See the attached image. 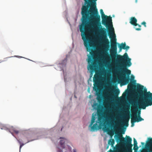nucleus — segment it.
Masks as SVG:
<instances>
[{
    "label": "nucleus",
    "instance_id": "nucleus-1",
    "mask_svg": "<svg viewBox=\"0 0 152 152\" xmlns=\"http://www.w3.org/2000/svg\"><path fill=\"white\" fill-rule=\"evenodd\" d=\"M111 49L110 50V57H108L107 59L111 60L112 61L115 60L120 63L121 65L122 68L120 69L122 75V79L124 85H126L129 82L130 78L129 75L131 73L130 70L128 69L127 67H129L131 65V59L129 58L127 53H124L123 56L118 55L117 53V47L116 39L114 41H112L111 43Z\"/></svg>",
    "mask_w": 152,
    "mask_h": 152
},
{
    "label": "nucleus",
    "instance_id": "nucleus-2",
    "mask_svg": "<svg viewBox=\"0 0 152 152\" xmlns=\"http://www.w3.org/2000/svg\"><path fill=\"white\" fill-rule=\"evenodd\" d=\"M143 86L142 85L137 87L140 92L137 104L141 108L145 109L146 107L152 105V93L147 92L146 89L143 91Z\"/></svg>",
    "mask_w": 152,
    "mask_h": 152
},
{
    "label": "nucleus",
    "instance_id": "nucleus-3",
    "mask_svg": "<svg viewBox=\"0 0 152 152\" xmlns=\"http://www.w3.org/2000/svg\"><path fill=\"white\" fill-rule=\"evenodd\" d=\"M100 12L101 14L102 17V23L107 28H108L111 27L113 29V31L111 32H109L108 33V35L110 38H111L112 36H113V39H112L111 42L112 41H114L116 39L115 35L114 33V29L113 28L112 24V17L110 16H107L104 14L103 10L102 9L100 10Z\"/></svg>",
    "mask_w": 152,
    "mask_h": 152
},
{
    "label": "nucleus",
    "instance_id": "nucleus-4",
    "mask_svg": "<svg viewBox=\"0 0 152 152\" xmlns=\"http://www.w3.org/2000/svg\"><path fill=\"white\" fill-rule=\"evenodd\" d=\"M138 108L135 106H133L132 107V112L134 113L133 115H132L131 119V127L134 126V123L136 122H138L142 121H143L144 119L140 116V110L138 112V115L137 113L138 111Z\"/></svg>",
    "mask_w": 152,
    "mask_h": 152
},
{
    "label": "nucleus",
    "instance_id": "nucleus-5",
    "mask_svg": "<svg viewBox=\"0 0 152 152\" xmlns=\"http://www.w3.org/2000/svg\"><path fill=\"white\" fill-rule=\"evenodd\" d=\"M121 138L120 140L121 143L127 148L129 152H132V148L133 146L131 144L132 139L129 136H126V140L121 135Z\"/></svg>",
    "mask_w": 152,
    "mask_h": 152
},
{
    "label": "nucleus",
    "instance_id": "nucleus-6",
    "mask_svg": "<svg viewBox=\"0 0 152 152\" xmlns=\"http://www.w3.org/2000/svg\"><path fill=\"white\" fill-rule=\"evenodd\" d=\"M85 1V5L82 8H96V2L97 0H84Z\"/></svg>",
    "mask_w": 152,
    "mask_h": 152
},
{
    "label": "nucleus",
    "instance_id": "nucleus-7",
    "mask_svg": "<svg viewBox=\"0 0 152 152\" xmlns=\"http://www.w3.org/2000/svg\"><path fill=\"white\" fill-rule=\"evenodd\" d=\"M137 19L134 17H132L131 18L129 23L132 25L134 26H138L139 28H137L135 27L136 30L137 31H140L141 30L140 27L141 26L137 23Z\"/></svg>",
    "mask_w": 152,
    "mask_h": 152
},
{
    "label": "nucleus",
    "instance_id": "nucleus-8",
    "mask_svg": "<svg viewBox=\"0 0 152 152\" xmlns=\"http://www.w3.org/2000/svg\"><path fill=\"white\" fill-rule=\"evenodd\" d=\"M125 130H124L122 129H120L118 128H117L116 129V130H115V134L117 133V132H119L120 133H121L122 134H124L125 133ZM114 134V131H110L108 132V134L110 135L111 136H113Z\"/></svg>",
    "mask_w": 152,
    "mask_h": 152
},
{
    "label": "nucleus",
    "instance_id": "nucleus-9",
    "mask_svg": "<svg viewBox=\"0 0 152 152\" xmlns=\"http://www.w3.org/2000/svg\"><path fill=\"white\" fill-rule=\"evenodd\" d=\"M96 92V95L97 96V99L99 103L102 102V94L101 92H97V91L95 90Z\"/></svg>",
    "mask_w": 152,
    "mask_h": 152
},
{
    "label": "nucleus",
    "instance_id": "nucleus-10",
    "mask_svg": "<svg viewBox=\"0 0 152 152\" xmlns=\"http://www.w3.org/2000/svg\"><path fill=\"white\" fill-rule=\"evenodd\" d=\"M119 47L120 48V50H121L122 49L124 50H128L129 48V46H126V44L125 42L124 43H122L121 44V45L119 46Z\"/></svg>",
    "mask_w": 152,
    "mask_h": 152
},
{
    "label": "nucleus",
    "instance_id": "nucleus-11",
    "mask_svg": "<svg viewBox=\"0 0 152 152\" xmlns=\"http://www.w3.org/2000/svg\"><path fill=\"white\" fill-rule=\"evenodd\" d=\"M98 121H96V123L94 124L93 126L92 125L91 126H89V127H91V131H94L95 130H97L98 129L99 126L98 124Z\"/></svg>",
    "mask_w": 152,
    "mask_h": 152
},
{
    "label": "nucleus",
    "instance_id": "nucleus-12",
    "mask_svg": "<svg viewBox=\"0 0 152 152\" xmlns=\"http://www.w3.org/2000/svg\"><path fill=\"white\" fill-rule=\"evenodd\" d=\"M120 91L119 89H116L115 91V94L114 95H110L111 98L113 99L117 97Z\"/></svg>",
    "mask_w": 152,
    "mask_h": 152
},
{
    "label": "nucleus",
    "instance_id": "nucleus-13",
    "mask_svg": "<svg viewBox=\"0 0 152 152\" xmlns=\"http://www.w3.org/2000/svg\"><path fill=\"white\" fill-rule=\"evenodd\" d=\"M98 121H99L98 122L99 124V125H101L103 124V123L102 117V116L99 115L98 118Z\"/></svg>",
    "mask_w": 152,
    "mask_h": 152
},
{
    "label": "nucleus",
    "instance_id": "nucleus-14",
    "mask_svg": "<svg viewBox=\"0 0 152 152\" xmlns=\"http://www.w3.org/2000/svg\"><path fill=\"white\" fill-rule=\"evenodd\" d=\"M95 116L94 115V113L93 114V115L92 116V119L91 120V123L90 124V126H91L95 122Z\"/></svg>",
    "mask_w": 152,
    "mask_h": 152
},
{
    "label": "nucleus",
    "instance_id": "nucleus-15",
    "mask_svg": "<svg viewBox=\"0 0 152 152\" xmlns=\"http://www.w3.org/2000/svg\"><path fill=\"white\" fill-rule=\"evenodd\" d=\"M115 143V141L113 139H110L109 140L108 142V144L113 146Z\"/></svg>",
    "mask_w": 152,
    "mask_h": 152
},
{
    "label": "nucleus",
    "instance_id": "nucleus-16",
    "mask_svg": "<svg viewBox=\"0 0 152 152\" xmlns=\"http://www.w3.org/2000/svg\"><path fill=\"white\" fill-rule=\"evenodd\" d=\"M65 142V140L64 139H63L62 140H60V143L61 145V146L63 148H65L64 145V144Z\"/></svg>",
    "mask_w": 152,
    "mask_h": 152
},
{
    "label": "nucleus",
    "instance_id": "nucleus-17",
    "mask_svg": "<svg viewBox=\"0 0 152 152\" xmlns=\"http://www.w3.org/2000/svg\"><path fill=\"white\" fill-rule=\"evenodd\" d=\"M135 87V86H134L133 84H132V83L128 84V88L129 89H132L133 88V87Z\"/></svg>",
    "mask_w": 152,
    "mask_h": 152
},
{
    "label": "nucleus",
    "instance_id": "nucleus-18",
    "mask_svg": "<svg viewBox=\"0 0 152 152\" xmlns=\"http://www.w3.org/2000/svg\"><path fill=\"white\" fill-rule=\"evenodd\" d=\"M148 140H149V143L152 145L151 148L150 150H151L152 149V138H148Z\"/></svg>",
    "mask_w": 152,
    "mask_h": 152
},
{
    "label": "nucleus",
    "instance_id": "nucleus-19",
    "mask_svg": "<svg viewBox=\"0 0 152 152\" xmlns=\"http://www.w3.org/2000/svg\"><path fill=\"white\" fill-rule=\"evenodd\" d=\"M18 140V142H19V143L20 144V150L22 147L25 144L21 143V142L19 140Z\"/></svg>",
    "mask_w": 152,
    "mask_h": 152
},
{
    "label": "nucleus",
    "instance_id": "nucleus-20",
    "mask_svg": "<svg viewBox=\"0 0 152 152\" xmlns=\"http://www.w3.org/2000/svg\"><path fill=\"white\" fill-rule=\"evenodd\" d=\"M98 78V76L97 75L95 74L94 75V77L93 78V80L95 81V80H97Z\"/></svg>",
    "mask_w": 152,
    "mask_h": 152
},
{
    "label": "nucleus",
    "instance_id": "nucleus-21",
    "mask_svg": "<svg viewBox=\"0 0 152 152\" xmlns=\"http://www.w3.org/2000/svg\"><path fill=\"white\" fill-rule=\"evenodd\" d=\"M137 141L136 139L134 138V147L136 145H137Z\"/></svg>",
    "mask_w": 152,
    "mask_h": 152
},
{
    "label": "nucleus",
    "instance_id": "nucleus-22",
    "mask_svg": "<svg viewBox=\"0 0 152 152\" xmlns=\"http://www.w3.org/2000/svg\"><path fill=\"white\" fill-rule=\"evenodd\" d=\"M139 148L137 146V145H136L134 147V145L133 149L135 151H137Z\"/></svg>",
    "mask_w": 152,
    "mask_h": 152
},
{
    "label": "nucleus",
    "instance_id": "nucleus-23",
    "mask_svg": "<svg viewBox=\"0 0 152 152\" xmlns=\"http://www.w3.org/2000/svg\"><path fill=\"white\" fill-rule=\"evenodd\" d=\"M129 116L127 120L126 121V124H125V126H128V121L129 120Z\"/></svg>",
    "mask_w": 152,
    "mask_h": 152
},
{
    "label": "nucleus",
    "instance_id": "nucleus-24",
    "mask_svg": "<svg viewBox=\"0 0 152 152\" xmlns=\"http://www.w3.org/2000/svg\"><path fill=\"white\" fill-rule=\"evenodd\" d=\"M141 25H144V26L145 27H146V23L145 22V21H143V22H142L141 23Z\"/></svg>",
    "mask_w": 152,
    "mask_h": 152
},
{
    "label": "nucleus",
    "instance_id": "nucleus-25",
    "mask_svg": "<svg viewBox=\"0 0 152 152\" xmlns=\"http://www.w3.org/2000/svg\"><path fill=\"white\" fill-rule=\"evenodd\" d=\"M14 132L16 134H18L19 133V131L18 130H16L15 129L13 130Z\"/></svg>",
    "mask_w": 152,
    "mask_h": 152
},
{
    "label": "nucleus",
    "instance_id": "nucleus-26",
    "mask_svg": "<svg viewBox=\"0 0 152 152\" xmlns=\"http://www.w3.org/2000/svg\"><path fill=\"white\" fill-rule=\"evenodd\" d=\"M131 78L132 80H134V77L132 75L131 76Z\"/></svg>",
    "mask_w": 152,
    "mask_h": 152
},
{
    "label": "nucleus",
    "instance_id": "nucleus-27",
    "mask_svg": "<svg viewBox=\"0 0 152 152\" xmlns=\"http://www.w3.org/2000/svg\"><path fill=\"white\" fill-rule=\"evenodd\" d=\"M149 152H152V149L151 150H149Z\"/></svg>",
    "mask_w": 152,
    "mask_h": 152
},
{
    "label": "nucleus",
    "instance_id": "nucleus-28",
    "mask_svg": "<svg viewBox=\"0 0 152 152\" xmlns=\"http://www.w3.org/2000/svg\"><path fill=\"white\" fill-rule=\"evenodd\" d=\"M111 151L112 152H119L118 151H115L114 152H113V151L112 150H111Z\"/></svg>",
    "mask_w": 152,
    "mask_h": 152
},
{
    "label": "nucleus",
    "instance_id": "nucleus-29",
    "mask_svg": "<svg viewBox=\"0 0 152 152\" xmlns=\"http://www.w3.org/2000/svg\"><path fill=\"white\" fill-rule=\"evenodd\" d=\"M141 143L142 145H144V144H145V143L144 142H141Z\"/></svg>",
    "mask_w": 152,
    "mask_h": 152
},
{
    "label": "nucleus",
    "instance_id": "nucleus-30",
    "mask_svg": "<svg viewBox=\"0 0 152 152\" xmlns=\"http://www.w3.org/2000/svg\"><path fill=\"white\" fill-rule=\"evenodd\" d=\"M136 81L135 80H134L133 82V83H134L136 82Z\"/></svg>",
    "mask_w": 152,
    "mask_h": 152
},
{
    "label": "nucleus",
    "instance_id": "nucleus-31",
    "mask_svg": "<svg viewBox=\"0 0 152 152\" xmlns=\"http://www.w3.org/2000/svg\"><path fill=\"white\" fill-rule=\"evenodd\" d=\"M73 152H76L75 149L73 150Z\"/></svg>",
    "mask_w": 152,
    "mask_h": 152
},
{
    "label": "nucleus",
    "instance_id": "nucleus-32",
    "mask_svg": "<svg viewBox=\"0 0 152 152\" xmlns=\"http://www.w3.org/2000/svg\"><path fill=\"white\" fill-rule=\"evenodd\" d=\"M135 2L137 3V0H135Z\"/></svg>",
    "mask_w": 152,
    "mask_h": 152
},
{
    "label": "nucleus",
    "instance_id": "nucleus-33",
    "mask_svg": "<svg viewBox=\"0 0 152 152\" xmlns=\"http://www.w3.org/2000/svg\"><path fill=\"white\" fill-rule=\"evenodd\" d=\"M66 61V60H64L63 61Z\"/></svg>",
    "mask_w": 152,
    "mask_h": 152
},
{
    "label": "nucleus",
    "instance_id": "nucleus-34",
    "mask_svg": "<svg viewBox=\"0 0 152 152\" xmlns=\"http://www.w3.org/2000/svg\"><path fill=\"white\" fill-rule=\"evenodd\" d=\"M9 132H10L11 133V134H12L13 135V134L12 133H11V132L10 131H9Z\"/></svg>",
    "mask_w": 152,
    "mask_h": 152
},
{
    "label": "nucleus",
    "instance_id": "nucleus-35",
    "mask_svg": "<svg viewBox=\"0 0 152 152\" xmlns=\"http://www.w3.org/2000/svg\"><path fill=\"white\" fill-rule=\"evenodd\" d=\"M28 142H29V141H27L26 142V143H25V144H26V143H27Z\"/></svg>",
    "mask_w": 152,
    "mask_h": 152
},
{
    "label": "nucleus",
    "instance_id": "nucleus-36",
    "mask_svg": "<svg viewBox=\"0 0 152 152\" xmlns=\"http://www.w3.org/2000/svg\"><path fill=\"white\" fill-rule=\"evenodd\" d=\"M6 130H8V129H7V128H6Z\"/></svg>",
    "mask_w": 152,
    "mask_h": 152
},
{
    "label": "nucleus",
    "instance_id": "nucleus-37",
    "mask_svg": "<svg viewBox=\"0 0 152 152\" xmlns=\"http://www.w3.org/2000/svg\"><path fill=\"white\" fill-rule=\"evenodd\" d=\"M61 138H62V139H63V138H61V137L60 138V139H61Z\"/></svg>",
    "mask_w": 152,
    "mask_h": 152
},
{
    "label": "nucleus",
    "instance_id": "nucleus-38",
    "mask_svg": "<svg viewBox=\"0 0 152 152\" xmlns=\"http://www.w3.org/2000/svg\"><path fill=\"white\" fill-rule=\"evenodd\" d=\"M61 138H62V139H63V138H61V137L60 138V139H61Z\"/></svg>",
    "mask_w": 152,
    "mask_h": 152
}]
</instances>
